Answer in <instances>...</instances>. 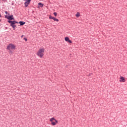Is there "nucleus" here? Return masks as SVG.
<instances>
[{"mask_svg": "<svg viewBox=\"0 0 127 127\" xmlns=\"http://www.w3.org/2000/svg\"><path fill=\"white\" fill-rule=\"evenodd\" d=\"M16 46L12 44H9L7 47V49L10 51L9 54H12V52L11 50H15Z\"/></svg>", "mask_w": 127, "mask_h": 127, "instance_id": "f03ea898", "label": "nucleus"}, {"mask_svg": "<svg viewBox=\"0 0 127 127\" xmlns=\"http://www.w3.org/2000/svg\"><path fill=\"white\" fill-rule=\"evenodd\" d=\"M10 26H11L14 29H15L14 28L16 27V26H15V25H10Z\"/></svg>", "mask_w": 127, "mask_h": 127, "instance_id": "f8f14e48", "label": "nucleus"}, {"mask_svg": "<svg viewBox=\"0 0 127 127\" xmlns=\"http://www.w3.org/2000/svg\"><path fill=\"white\" fill-rule=\"evenodd\" d=\"M54 14L55 16H57V13L54 12Z\"/></svg>", "mask_w": 127, "mask_h": 127, "instance_id": "2eb2a0df", "label": "nucleus"}, {"mask_svg": "<svg viewBox=\"0 0 127 127\" xmlns=\"http://www.w3.org/2000/svg\"><path fill=\"white\" fill-rule=\"evenodd\" d=\"M19 23L20 24V25H24V24H25V22H22V21H20L19 22Z\"/></svg>", "mask_w": 127, "mask_h": 127, "instance_id": "6e6552de", "label": "nucleus"}, {"mask_svg": "<svg viewBox=\"0 0 127 127\" xmlns=\"http://www.w3.org/2000/svg\"><path fill=\"white\" fill-rule=\"evenodd\" d=\"M5 18L8 19L9 20H12L13 19H14V18H13V15H10V16H7V15H5Z\"/></svg>", "mask_w": 127, "mask_h": 127, "instance_id": "20e7f679", "label": "nucleus"}, {"mask_svg": "<svg viewBox=\"0 0 127 127\" xmlns=\"http://www.w3.org/2000/svg\"><path fill=\"white\" fill-rule=\"evenodd\" d=\"M75 16H76V17H79V16H80V13L79 12H77L76 13V14H75Z\"/></svg>", "mask_w": 127, "mask_h": 127, "instance_id": "9d476101", "label": "nucleus"}, {"mask_svg": "<svg viewBox=\"0 0 127 127\" xmlns=\"http://www.w3.org/2000/svg\"><path fill=\"white\" fill-rule=\"evenodd\" d=\"M120 83H125L126 82V78L123 76H121L120 77Z\"/></svg>", "mask_w": 127, "mask_h": 127, "instance_id": "39448f33", "label": "nucleus"}, {"mask_svg": "<svg viewBox=\"0 0 127 127\" xmlns=\"http://www.w3.org/2000/svg\"><path fill=\"white\" fill-rule=\"evenodd\" d=\"M26 0L25 2L24 3V4H25V7H27L29 3H30V1H31V0Z\"/></svg>", "mask_w": 127, "mask_h": 127, "instance_id": "423d86ee", "label": "nucleus"}, {"mask_svg": "<svg viewBox=\"0 0 127 127\" xmlns=\"http://www.w3.org/2000/svg\"><path fill=\"white\" fill-rule=\"evenodd\" d=\"M64 40L65 41H66V42H68V43H72V41H71L69 39V37H65L64 38Z\"/></svg>", "mask_w": 127, "mask_h": 127, "instance_id": "0eeeda50", "label": "nucleus"}, {"mask_svg": "<svg viewBox=\"0 0 127 127\" xmlns=\"http://www.w3.org/2000/svg\"><path fill=\"white\" fill-rule=\"evenodd\" d=\"M24 40H25V41H27V39H26V38H24Z\"/></svg>", "mask_w": 127, "mask_h": 127, "instance_id": "dca6fc26", "label": "nucleus"}, {"mask_svg": "<svg viewBox=\"0 0 127 127\" xmlns=\"http://www.w3.org/2000/svg\"><path fill=\"white\" fill-rule=\"evenodd\" d=\"M50 122H51L52 126H56L58 124V121L56 120L54 118H51L50 120Z\"/></svg>", "mask_w": 127, "mask_h": 127, "instance_id": "7ed1b4c3", "label": "nucleus"}, {"mask_svg": "<svg viewBox=\"0 0 127 127\" xmlns=\"http://www.w3.org/2000/svg\"><path fill=\"white\" fill-rule=\"evenodd\" d=\"M21 37H22V38L23 37V35H22V36H21Z\"/></svg>", "mask_w": 127, "mask_h": 127, "instance_id": "6ab92c4d", "label": "nucleus"}, {"mask_svg": "<svg viewBox=\"0 0 127 127\" xmlns=\"http://www.w3.org/2000/svg\"><path fill=\"white\" fill-rule=\"evenodd\" d=\"M44 52H45V49H44V48H41L36 53V55L38 57H40V58H42V57L44 56Z\"/></svg>", "mask_w": 127, "mask_h": 127, "instance_id": "f257e3e1", "label": "nucleus"}, {"mask_svg": "<svg viewBox=\"0 0 127 127\" xmlns=\"http://www.w3.org/2000/svg\"><path fill=\"white\" fill-rule=\"evenodd\" d=\"M11 21H12L8 20V22H9V23H11Z\"/></svg>", "mask_w": 127, "mask_h": 127, "instance_id": "f3484780", "label": "nucleus"}, {"mask_svg": "<svg viewBox=\"0 0 127 127\" xmlns=\"http://www.w3.org/2000/svg\"><path fill=\"white\" fill-rule=\"evenodd\" d=\"M54 17H52L51 15H50V16H49V18H50V19H53Z\"/></svg>", "mask_w": 127, "mask_h": 127, "instance_id": "ddd939ff", "label": "nucleus"}, {"mask_svg": "<svg viewBox=\"0 0 127 127\" xmlns=\"http://www.w3.org/2000/svg\"><path fill=\"white\" fill-rule=\"evenodd\" d=\"M38 5H42V6H43V4H42V3H41V2L38 3Z\"/></svg>", "mask_w": 127, "mask_h": 127, "instance_id": "4468645a", "label": "nucleus"}, {"mask_svg": "<svg viewBox=\"0 0 127 127\" xmlns=\"http://www.w3.org/2000/svg\"><path fill=\"white\" fill-rule=\"evenodd\" d=\"M5 13H6V14H7V11H5Z\"/></svg>", "mask_w": 127, "mask_h": 127, "instance_id": "a211bd4d", "label": "nucleus"}, {"mask_svg": "<svg viewBox=\"0 0 127 127\" xmlns=\"http://www.w3.org/2000/svg\"><path fill=\"white\" fill-rule=\"evenodd\" d=\"M14 24H15V21H11V24L10 25H14Z\"/></svg>", "mask_w": 127, "mask_h": 127, "instance_id": "9b49d317", "label": "nucleus"}, {"mask_svg": "<svg viewBox=\"0 0 127 127\" xmlns=\"http://www.w3.org/2000/svg\"><path fill=\"white\" fill-rule=\"evenodd\" d=\"M0 17H1V15H0Z\"/></svg>", "mask_w": 127, "mask_h": 127, "instance_id": "aec40b11", "label": "nucleus"}, {"mask_svg": "<svg viewBox=\"0 0 127 127\" xmlns=\"http://www.w3.org/2000/svg\"><path fill=\"white\" fill-rule=\"evenodd\" d=\"M53 20H54L55 21H57V22H58V21H59V20L55 17H54V18H53Z\"/></svg>", "mask_w": 127, "mask_h": 127, "instance_id": "1a4fd4ad", "label": "nucleus"}]
</instances>
